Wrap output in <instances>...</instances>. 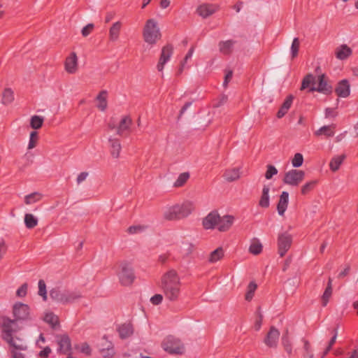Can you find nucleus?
Instances as JSON below:
<instances>
[{
  "label": "nucleus",
  "instance_id": "f257e3e1",
  "mask_svg": "<svg viewBox=\"0 0 358 358\" xmlns=\"http://www.w3.org/2000/svg\"><path fill=\"white\" fill-rule=\"evenodd\" d=\"M182 282L178 273L169 270L164 273L161 278L160 287L166 300L170 302H177L181 295Z\"/></svg>",
  "mask_w": 358,
  "mask_h": 358
},
{
  "label": "nucleus",
  "instance_id": "f03ea898",
  "mask_svg": "<svg viewBox=\"0 0 358 358\" xmlns=\"http://www.w3.org/2000/svg\"><path fill=\"white\" fill-rule=\"evenodd\" d=\"M282 345L285 351L289 357L294 355H300L301 358H314V351L310 342L306 338H302L300 341V346L297 347L294 350L292 344L289 338L287 331L282 337Z\"/></svg>",
  "mask_w": 358,
  "mask_h": 358
},
{
  "label": "nucleus",
  "instance_id": "7ed1b4c3",
  "mask_svg": "<svg viewBox=\"0 0 358 358\" xmlns=\"http://www.w3.org/2000/svg\"><path fill=\"white\" fill-rule=\"evenodd\" d=\"M309 88V92H318L324 94H331L332 87L327 83L324 74L317 77L312 74H308L302 80L301 90Z\"/></svg>",
  "mask_w": 358,
  "mask_h": 358
},
{
  "label": "nucleus",
  "instance_id": "20e7f679",
  "mask_svg": "<svg viewBox=\"0 0 358 358\" xmlns=\"http://www.w3.org/2000/svg\"><path fill=\"white\" fill-rule=\"evenodd\" d=\"M194 210L193 202L185 201L181 204H176L166 208L164 212V216L168 220H180L187 217Z\"/></svg>",
  "mask_w": 358,
  "mask_h": 358
},
{
  "label": "nucleus",
  "instance_id": "39448f33",
  "mask_svg": "<svg viewBox=\"0 0 358 358\" xmlns=\"http://www.w3.org/2000/svg\"><path fill=\"white\" fill-rule=\"evenodd\" d=\"M142 34L146 43L150 45H155L162 37L157 22L152 18L148 20L143 27Z\"/></svg>",
  "mask_w": 358,
  "mask_h": 358
},
{
  "label": "nucleus",
  "instance_id": "423d86ee",
  "mask_svg": "<svg viewBox=\"0 0 358 358\" xmlns=\"http://www.w3.org/2000/svg\"><path fill=\"white\" fill-rule=\"evenodd\" d=\"M162 348L171 355H182L185 351V345L181 341L172 336H169L164 339Z\"/></svg>",
  "mask_w": 358,
  "mask_h": 358
},
{
  "label": "nucleus",
  "instance_id": "0eeeda50",
  "mask_svg": "<svg viewBox=\"0 0 358 358\" xmlns=\"http://www.w3.org/2000/svg\"><path fill=\"white\" fill-rule=\"evenodd\" d=\"M17 322L16 320L11 319L8 316H0V330L3 340L6 338H8L9 336L15 334L20 329Z\"/></svg>",
  "mask_w": 358,
  "mask_h": 358
},
{
  "label": "nucleus",
  "instance_id": "6e6552de",
  "mask_svg": "<svg viewBox=\"0 0 358 358\" xmlns=\"http://www.w3.org/2000/svg\"><path fill=\"white\" fill-rule=\"evenodd\" d=\"M50 296L52 299L62 303H72L79 299L81 296L77 292H71L68 290L60 289L59 288H53L50 292Z\"/></svg>",
  "mask_w": 358,
  "mask_h": 358
},
{
  "label": "nucleus",
  "instance_id": "1a4fd4ad",
  "mask_svg": "<svg viewBox=\"0 0 358 358\" xmlns=\"http://www.w3.org/2000/svg\"><path fill=\"white\" fill-rule=\"evenodd\" d=\"M12 314L17 322L29 321L32 319L29 306L21 302H17L12 307Z\"/></svg>",
  "mask_w": 358,
  "mask_h": 358
},
{
  "label": "nucleus",
  "instance_id": "9d476101",
  "mask_svg": "<svg viewBox=\"0 0 358 358\" xmlns=\"http://www.w3.org/2000/svg\"><path fill=\"white\" fill-rule=\"evenodd\" d=\"M120 282L124 286H129L134 282L136 276L133 268L127 263H121L117 273Z\"/></svg>",
  "mask_w": 358,
  "mask_h": 358
},
{
  "label": "nucleus",
  "instance_id": "9b49d317",
  "mask_svg": "<svg viewBox=\"0 0 358 358\" xmlns=\"http://www.w3.org/2000/svg\"><path fill=\"white\" fill-rule=\"evenodd\" d=\"M305 172L302 170L291 169L285 173L283 182L288 185L298 186L304 179Z\"/></svg>",
  "mask_w": 358,
  "mask_h": 358
},
{
  "label": "nucleus",
  "instance_id": "f8f14e48",
  "mask_svg": "<svg viewBox=\"0 0 358 358\" xmlns=\"http://www.w3.org/2000/svg\"><path fill=\"white\" fill-rule=\"evenodd\" d=\"M292 243V237L287 232L280 234L278 237V254L281 257H284L289 250Z\"/></svg>",
  "mask_w": 358,
  "mask_h": 358
},
{
  "label": "nucleus",
  "instance_id": "ddd939ff",
  "mask_svg": "<svg viewBox=\"0 0 358 358\" xmlns=\"http://www.w3.org/2000/svg\"><path fill=\"white\" fill-rule=\"evenodd\" d=\"M173 52V45L168 44L162 49L159 62L157 64V69L159 72H162L165 64L170 60Z\"/></svg>",
  "mask_w": 358,
  "mask_h": 358
},
{
  "label": "nucleus",
  "instance_id": "4468645a",
  "mask_svg": "<svg viewBox=\"0 0 358 358\" xmlns=\"http://www.w3.org/2000/svg\"><path fill=\"white\" fill-rule=\"evenodd\" d=\"M5 342H6L10 349H17L19 351H25L27 349V346L26 342L22 338L15 336V334L10 336L5 339H3Z\"/></svg>",
  "mask_w": 358,
  "mask_h": 358
},
{
  "label": "nucleus",
  "instance_id": "2eb2a0df",
  "mask_svg": "<svg viewBox=\"0 0 358 358\" xmlns=\"http://www.w3.org/2000/svg\"><path fill=\"white\" fill-rule=\"evenodd\" d=\"M64 69L69 74H75L78 71V59L75 52H71L66 58Z\"/></svg>",
  "mask_w": 358,
  "mask_h": 358
},
{
  "label": "nucleus",
  "instance_id": "dca6fc26",
  "mask_svg": "<svg viewBox=\"0 0 358 358\" xmlns=\"http://www.w3.org/2000/svg\"><path fill=\"white\" fill-rule=\"evenodd\" d=\"M279 337L280 331L275 327H271L264 338V343L269 348H276Z\"/></svg>",
  "mask_w": 358,
  "mask_h": 358
},
{
  "label": "nucleus",
  "instance_id": "f3484780",
  "mask_svg": "<svg viewBox=\"0 0 358 358\" xmlns=\"http://www.w3.org/2000/svg\"><path fill=\"white\" fill-rule=\"evenodd\" d=\"M219 10L217 4L203 3L197 8L198 14L203 18H206Z\"/></svg>",
  "mask_w": 358,
  "mask_h": 358
},
{
  "label": "nucleus",
  "instance_id": "a211bd4d",
  "mask_svg": "<svg viewBox=\"0 0 358 358\" xmlns=\"http://www.w3.org/2000/svg\"><path fill=\"white\" fill-rule=\"evenodd\" d=\"M220 220V215L217 212L210 213L203 220V226L206 229H211L217 227Z\"/></svg>",
  "mask_w": 358,
  "mask_h": 358
},
{
  "label": "nucleus",
  "instance_id": "6ab92c4d",
  "mask_svg": "<svg viewBox=\"0 0 358 358\" xmlns=\"http://www.w3.org/2000/svg\"><path fill=\"white\" fill-rule=\"evenodd\" d=\"M117 331L120 338L126 339L133 335L134 329L131 322H124L117 327Z\"/></svg>",
  "mask_w": 358,
  "mask_h": 358
},
{
  "label": "nucleus",
  "instance_id": "aec40b11",
  "mask_svg": "<svg viewBox=\"0 0 358 358\" xmlns=\"http://www.w3.org/2000/svg\"><path fill=\"white\" fill-rule=\"evenodd\" d=\"M57 344L59 352L62 354H67L71 350V341L67 335L57 336Z\"/></svg>",
  "mask_w": 358,
  "mask_h": 358
},
{
  "label": "nucleus",
  "instance_id": "412c9836",
  "mask_svg": "<svg viewBox=\"0 0 358 358\" xmlns=\"http://www.w3.org/2000/svg\"><path fill=\"white\" fill-rule=\"evenodd\" d=\"M234 221V217L232 215L220 216V220L217 222V229L220 231H226L232 226Z\"/></svg>",
  "mask_w": 358,
  "mask_h": 358
},
{
  "label": "nucleus",
  "instance_id": "4be33fe9",
  "mask_svg": "<svg viewBox=\"0 0 358 358\" xmlns=\"http://www.w3.org/2000/svg\"><path fill=\"white\" fill-rule=\"evenodd\" d=\"M289 203V193L282 192L280 196V199L277 205V210L280 215L282 216L287 208Z\"/></svg>",
  "mask_w": 358,
  "mask_h": 358
},
{
  "label": "nucleus",
  "instance_id": "5701e85b",
  "mask_svg": "<svg viewBox=\"0 0 358 358\" xmlns=\"http://www.w3.org/2000/svg\"><path fill=\"white\" fill-rule=\"evenodd\" d=\"M335 92L340 97H348L350 93V84L348 81L347 80H343L339 82Z\"/></svg>",
  "mask_w": 358,
  "mask_h": 358
},
{
  "label": "nucleus",
  "instance_id": "b1692460",
  "mask_svg": "<svg viewBox=\"0 0 358 358\" xmlns=\"http://www.w3.org/2000/svg\"><path fill=\"white\" fill-rule=\"evenodd\" d=\"M352 53V49L345 44L338 46L335 50V55L340 60L346 59Z\"/></svg>",
  "mask_w": 358,
  "mask_h": 358
},
{
  "label": "nucleus",
  "instance_id": "393cba45",
  "mask_svg": "<svg viewBox=\"0 0 358 358\" xmlns=\"http://www.w3.org/2000/svg\"><path fill=\"white\" fill-rule=\"evenodd\" d=\"M131 123L132 120L129 116L122 117L117 127V134L120 136L123 135L129 130Z\"/></svg>",
  "mask_w": 358,
  "mask_h": 358
},
{
  "label": "nucleus",
  "instance_id": "a878e982",
  "mask_svg": "<svg viewBox=\"0 0 358 358\" xmlns=\"http://www.w3.org/2000/svg\"><path fill=\"white\" fill-rule=\"evenodd\" d=\"M336 124L323 126L314 132L315 136H324L325 137H331L335 134Z\"/></svg>",
  "mask_w": 358,
  "mask_h": 358
},
{
  "label": "nucleus",
  "instance_id": "bb28decb",
  "mask_svg": "<svg viewBox=\"0 0 358 358\" xmlns=\"http://www.w3.org/2000/svg\"><path fill=\"white\" fill-rule=\"evenodd\" d=\"M110 155L113 158L117 159L121 151V144L117 138H109Z\"/></svg>",
  "mask_w": 358,
  "mask_h": 358
},
{
  "label": "nucleus",
  "instance_id": "cd10ccee",
  "mask_svg": "<svg viewBox=\"0 0 358 358\" xmlns=\"http://www.w3.org/2000/svg\"><path fill=\"white\" fill-rule=\"evenodd\" d=\"M294 96L292 95H289L285 100L284 101L282 105L277 113V117L278 118H282L285 116V115L288 112L290 108L292 102H293Z\"/></svg>",
  "mask_w": 358,
  "mask_h": 358
},
{
  "label": "nucleus",
  "instance_id": "c85d7f7f",
  "mask_svg": "<svg viewBox=\"0 0 358 358\" xmlns=\"http://www.w3.org/2000/svg\"><path fill=\"white\" fill-rule=\"evenodd\" d=\"M223 177L228 182L235 181L241 177V170L239 168L227 169L224 173Z\"/></svg>",
  "mask_w": 358,
  "mask_h": 358
},
{
  "label": "nucleus",
  "instance_id": "c756f323",
  "mask_svg": "<svg viewBox=\"0 0 358 358\" xmlns=\"http://www.w3.org/2000/svg\"><path fill=\"white\" fill-rule=\"evenodd\" d=\"M43 320L52 328H55L59 324L58 316L51 311H47L45 313Z\"/></svg>",
  "mask_w": 358,
  "mask_h": 358
},
{
  "label": "nucleus",
  "instance_id": "7c9ffc66",
  "mask_svg": "<svg viewBox=\"0 0 358 358\" xmlns=\"http://www.w3.org/2000/svg\"><path fill=\"white\" fill-rule=\"evenodd\" d=\"M262 250H263V245H262L261 241H259V239H258L257 238H253L250 241V245L249 247L250 253H251L254 255H259L262 252Z\"/></svg>",
  "mask_w": 358,
  "mask_h": 358
},
{
  "label": "nucleus",
  "instance_id": "2f4dec72",
  "mask_svg": "<svg viewBox=\"0 0 358 358\" xmlns=\"http://www.w3.org/2000/svg\"><path fill=\"white\" fill-rule=\"evenodd\" d=\"M122 28V23L116 22L113 24L109 29V38L112 41H116L120 36V32Z\"/></svg>",
  "mask_w": 358,
  "mask_h": 358
},
{
  "label": "nucleus",
  "instance_id": "473e14b6",
  "mask_svg": "<svg viewBox=\"0 0 358 358\" xmlns=\"http://www.w3.org/2000/svg\"><path fill=\"white\" fill-rule=\"evenodd\" d=\"M345 155H340L334 156L330 161L329 167L332 171H336L339 169L341 165L345 159Z\"/></svg>",
  "mask_w": 358,
  "mask_h": 358
},
{
  "label": "nucleus",
  "instance_id": "72a5a7b5",
  "mask_svg": "<svg viewBox=\"0 0 358 358\" xmlns=\"http://www.w3.org/2000/svg\"><path fill=\"white\" fill-rule=\"evenodd\" d=\"M107 96H108L107 92L105 90H103L99 92V94H98V96L96 97V101H97L96 106L101 111H104L107 108Z\"/></svg>",
  "mask_w": 358,
  "mask_h": 358
},
{
  "label": "nucleus",
  "instance_id": "f704fd0d",
  "mask_svg": "<svg viewBox=\"0 0 358 358\" xmlns=\"http://www.w3.org/2000/svg\"><path fill=\"white\" fill-rule=\"evenodd\" d=\"M269 191L270 189L267 186H264L262 189V194L259 201V205L262 208H268L270 205L269 199Z\"/></svg>",
  "mask_w": 358,
  "mask_h": 358
},
{
  "label": "nucleus",
  "instance_id": "c9c22d12",
  "mask_svg": "<svg viewBox=\"0 0 358 358\" xmlns=\"http://www.w3.org/2000/svg\"><path fill=\"white\" fill-rule=\"evenodd\" d=\"M224 255V251L222 247H219L215 250L212 251L208 257V262L210 263H215L221 260Z\"/></svg>",
  "mask_w": 358,
  "mask_h": 358
},
{
  "label": "nucleus",
  "instance_id": "e433bc0d",
  "mask_svg": "<svg viewBox=\"0 0 358 358\" xmlns=\"http://www.w3.org/2000/svg\"><path fill=\"white\" fill-rule=\"evenodd\" d=\"M235 41L232 40H228L226 41H221L219 43L220 51L224 55H229L233 50Z\"/></svg>",
  "mask_w": 358,
  "mask_h": 358
},
{
  "label": "nucleus",
  "instance_id": "4c0bfd02",
  "mask_svg": "<svg viewBox=\"0 0 358 358\" xmlns=\"http://www.w3.org/2000/svg\"><path fill=\"white\" fill-rule=\"evenodd\" d=\"M332 294V279L329 278L327 286L324 290V292L322 296V306H326Z\"/></svg>",
  "mask_w": 358,
  "mask_h": 358
},
{
  "label": "nucleus",
  "instance_id": "58836bf2",
  "mask_svg": "<svg viewBox=\"0 0 358 358\" xmlns=\"http://www.w3.org/2000/svg\"><path fill=\"white\" fill-rule=\"evenodd\" d=\"M24 224L27 229H33L37 226L38 220L34 215L26 213L24 215Z\"/></svg>",
  "mask_w": 358,
  "mask_h": 358
},
{
  "label": "nucleus",
  "instance_id": "ea45409f",
  "mask_svg": "<svg viewBox=\"0 0 358 358\" xmlns=\"http://www.w3.org/2000/svg\"><path fill=\"white\" fill-rule=\"evenodd\" d=\"M42 198V194L35 192L24 196V203L27 205H31L41 201Z\"/></svg>",
  "mask_w": 358,
  "mask_h": 358
},
{
  "label": "nucleus",
  "instance_id": "a19ab883",
  "mask_svg": "<svg viewBox=\"0 0 358 358\" xmlns=\"http://www.w3.org/2000/svg\"><path fill=\"white\" fill-rule=\"evenodd\" d=\"M317 183V181L316 180H310V181L306 182L301 187V194L306 195V194H309L316 187Z\"/></svg>",
  "mask_w": 358,
  "mask_h": 358
},
{
  "label": "nucleus",
  "instance_id": "79ce46f5",
  "mask_svg": "<svg viewBox=\"0 0 358 358\" xmlns=\"http://www.w3.org/2000/svg\"><path fill=\"white\" fill-rule=\"evenodd\" d=\"M44 122V118L39 115H34L30 120V126L34 129H40Z\"/></svg>",
  "mask_w": 358,
  "mask_h": 358
},
{
  "label": "nucleus",
  "instance_id": "37998d69",
  "mask_svg": "<svg viewBox=\"0 0 358 358\" xmlns=\"http://www.w3.org/2000/svg\"><path fill=\"white\" fill-rule=\"evenodd\" d=\"M14 100L13 92L9 89H5L3 92L2 103L3 104H9Z\"/></svg>",
  "mask_w": 358,
  "mask_h": 358
},
{
  "label": "nucleus",
  "instance_id": "c03bdc74",
  "mask_svg": "<svg viewBox=\"0 0 358 358\" xmlns=\"http://www.w3.org/2000/svg\"><path fill=\"white\" fill-rule=\"evenodd\" d=\"M189 178V173L187 172L180 173L174 182V187H180L183 186Z\"/></svg>",
  "mask_w": 358,
  "mask_h": 358
},
{
  "label": "nucleus",
  "instance_id": "a18cd8bd",
  "mask_svg": "<svg viewBox=\"0 0 358 358\" xmlns=\"http://www.w3.org/2000/svg\"><path fill=\"white\" fill-rule=\"evenodd\" d=\"M303 157L301 153H296L292 159V165L294 168H299L302 166Z\"/></svg>",
  "mask_w": 358,
  "mask_h": 358
},
{
  "label": "nucleus",
  "instance_id": "49530a36",
  "mask_svg": "<svg viewBox=\"0 0 358 358\" xmlns=\"http://www.w3.org/2000/svg\"><path fill=\"white\" fill-rule=\"evenodd\" d=\"M256 289L257 285L255 282H251L248 287V291L245 294V300L250 301L252 299Z\"/></svg>",
  "mask_w": 358,
  "mask_h": 358
},
{
  "label": "nucleus",
  "instance_id": "de8ad7c7",
  "mask_svg": "<svg viewBox=\"0 0 358 358\" xmlns=\"http://www.w3.org/2000/svg\"><path fill=\"white\" fill-rule=\"evenodd\" d=\"M38 133L36 131H31L29 136V141L28 144V149L31 150L36 145L38 141Z\"/></svg>",
  "mask_w": 358,
  "mask_h": 358
},
{
  "label": "nucleus",
  "instance_id": "09e8293b",
  "mask_svg": "<svg viewBox=\"0 0 358 358\" xmlns=\"http://www.w3.org/2000/svg\"><path fill=\"white\" fill-rule=\"evenodd\" d=\"M299 46H300V43H299V38H294L293 39V41H292V45H291V54H292V58H294L297 56Z\"/></svg>",
  "mask_w": 358,
  "mask_h": 358
},
{
  "label": "nucleus",
  "instance_id": "8fccbe9b",
  "mask_svg": "<svg viewBox=\"0 0 358 358\" xmlns=\"http://www.w3.org/2000/svg\"><path fill=\"white\" fill-rule=\"evenodd\" d=\"M38 294L43 297L44 301L47 300L46 285L43 280L38 281Z\"/></svg>",
  "mask_w": 358,
  "mask_h": 358
},
{
  "label": "nucleus",
  "instance_id": "3c124183",
  "mask_svg": "<svg viewBox=\"0 0 358 358\" xmlns=\"http://www.w3.org/2000/svg\"><path fill=\"white\" fill-rule=\"evenodd\" d=\"M194 47H192L189 50V51L187 53V55H185L183 61L181 62L180 67V69H179V72L180 73H181L182 71V70L185 68V64L187 62V61L192 58V57L193 55V53H194Z\"/></svg>",
  "mask_w": 358,
  "mask_h": 358
},
{
  "label": "nucleus",
  "instance_id": "603ef678",
  "mask_svg": "<svg viewBox=\"0 0 358 358\" xmlns=\"http://www.w3.org/2000/svg\"><path fill=\"white\" fill-rule=\"evenodd\" d=\"M278 173L277 169L273 165H268L267 170L265 173V178L270 180L273 176Z\"/></svg>",
  "mask_w": 358,
  "mask_h": 358
},
{
  "label": "nucleus",
  "instance_id": "864d4df0",
  "mask_svg": "<svg viewBox=\"0 0 358 358\" xmlns=\"http://www.w3.org/2000/svg\"><path fill=\"white\" fill-rule=\"evenodd\" d=\"M101 353L104 358H113L115 355V350L113 347H108L106 349H102Z\"/></svg>",
  "mask_w": 358,
  "mask_h": 358
},
{
  "label": "nucleus",
  "instance_id": "5fc2aeb1",
  "mask_svg": "<svg viewBox=\"0 0 358 358\" xmlns=\"http://www.w3.org/2000/svg\"><path fill=\"white\" fill-rule=\"evenodd\" d=\"M164 296L160 294H156L150 298V302L153 305H159L162 302Z\"/></svg>",
  "mask_w": 358,
  "mask_h": 358
},
{
  "label": "nucleus",
  "instance_id": "6e6d98bb",
  "mask_svg": "<svg viewBox=\"0 0 358 358\" xmlns=\"http://www.w3.org/2000/svg\"><path fill=\"white\" fill-rule=\"evenodd\" d=\"M145 227L144 226H141V225L131 226V227H129L128 232L129 234H137V233L143 231L145 229Z\"/></svg>",
  "mask_w": 358,
  "mask_h": 358
},
{
  "label": "nucleus",
  "instance_id": "4d7b16f0",
  "mask_svg": "<svg viewBox=\"0 0 358 358\" xmlns=\"http://www.w3.org/2000/svg\"><path fill=\"white\" fill-rule=\"evenodd\" d=\"M27 292V285L23 284L20 287H19L16 292V295L18 297H24L26 296Z\"/></svg>",
  "mask_w": 358,
  "mask_h": 358
},
{
  "label": "nucleus",
  "instance_id": "13d9d810",
  "mask_svg": "<svg viewBox=\"0 0 358 358\" xmlns=\"http://www.w3.org/2000/svg\"><path fill=\"white\" fill-rule=\"evenodd\" d=\"M22 351H19L17 349H10V352L12 358H25Z\"/></svg>",
  "mask_w": 358,
  "mask_h": 358
},
{
  "label": "nucleus",
  "instance_id": "bf43d9fd",
  "mask_svg": "<svg viewBox=\"0 0 358 358\" xmlns=\"http://www.w3.org/2000/svg\"><path fill=\"white\" fill-rule=\"evenodd\" d=\"M94 24H88L82 29V34L83 36H87L93 30Z\"/></svg>",
  "mask_w": 358,
  "mask_h": 358
},
{
  "label": "nucleus",
  "instance_id": "052dcab7",
  "mask_svg": "<svg viewBox=\"0 0 358 358\" xmlns=\"http://www.w3.org/2000/svg\"><path fill=\"white\" fill-rule=\"evenodd\" d=\"M88 176H89V173L86 172V171L81 172L80 173H79L76 178L77 183L79 185L81 182H83V181H85L87 179V178L88 177Z\"/></svg>",
  "mask_w": 358,
  "mask_h": 358
},
{
  "label": "nucleus",
  "instance_id": "680f3d73",
  "mask_svg": "<svg viewBox=\"0 0 358 358\" xmlns=\"http://www.w3.org/2000/svg\"><path fill=\"white\" fill-rule=\"evenodd\" d=\"M350 271V266L349 265H345L344 268L341 271V272L338 275V278H343L347 276Z\"/></svg>",
  "mask_w": 358,
  "mask_h": 358
},
{
  "label": "nucleus",
  "instance_id": "e2e57ef3",
  "mask_svg": "<svg viewBox=\"0 0 358 358\" xmlns=\"http://www.w3.org/2000/svg\"><path fill=\"white\" fill-rule=\"evenodd\" d=\"M232 76H233V72L232 71H228L227 73H226V75H225V77H224V83H223V86L224 87H227L228 83L230 82V80H231L232 78Z\"/></svg>",
  "mask_w": 358,
  "mask_h": 358
},
{
  "label": "nucleus",
  "instance_id": "0e129e2a",
  "mask_svg": "<svg viewBox=\"0 0 358 358\" xmlns=\"http://www.w3.org/2000/svg\"><path fill=\"white\" fill-rule=\"evenodd\" d=\"M79 350H80V352H82L83 353H85V355H90V353H91V349H90L89 345L87 343L81 344Z\"/></svg>",
  "mask_w": 358,
  "mask_h": 358
},
{
  "label": "nucleus",
  "instance_id": "69168bd1",
  "mask_svg": "<svg viewBox=\"0 0 358 358\" xmlns=\"http://www.w3.org/2000/svg\"><path fill=\"white\" fill-rule=\"evenodd\" d=\"M50 352L51 349L49 347H46L40 352L39 355L41 357L46 358Z\"/></svg>",
  "mask_w": 358,
  "mask_h": 358
},
{
  "label": "nucleus",
  "instance_id": "338daca9",
  "mask_svg": "<svg viewBox=\"0 0 358 358\" xmlns=\"http://www.w3.org/2000/svg\"><path fill=\"white\" fill-rule=\"evenodd\" d=\"M336 338H337V332L335 330V334L333 336V337L331 338V340H330V341L329 343L328 350H331V349L332 346L334 345V344L335 343V342L336 341Z\"/></svg>",
  "mask_w": 358,
  "mask_h": 358
},
{
  "label": "nucleus",
  "instance_id": "774afa93",
  "mask_svg": "<svg viewBox=\"0 0 358 358\" xmlns=\"http://www.w3.org/2000/svg\"><path fill=\"white\" fill-rule=\"evenodd\" d=\"M262 320V315L259 313V318L256 321L255 328L257 331H259L261 328Z\"/></svg>",
  "mask_w": 358,
  "mask_h": 358
}]
</instances>
